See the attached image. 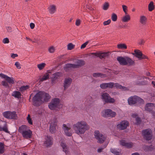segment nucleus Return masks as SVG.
<instances>
[{"label":"nucleus","mask_w":155,"mask_h":155,"mask_svg":"<svg viewBox=\"0 0 155 155\" xmlns=\"http://www.w3.org/2000/svg\"><path fill=\"white\" fill-rule=\"evenodd\" d=\"M132 54L138 58L139 60L148 59V57L147 56L143 54L142 52L139 50H135L134 53H132Z\"/></svg>","instance_id":"13"},{"label":"nucleus","mask_w":155,"mask_h":155,"mask_svg":"<svg viewBox=\"0 0 155 155\" xmlns=\"http://www.w3.org/2000/svg\"><path fill=\"white\" fill-rule=\"evenodd\" d=\"M50 98V97L48 94L40 91L36 94L33 97L34 105L39 106L43 102L48 101Z\"/></svg>","instance_id":"2"},{"label":"nucleus","mask_w":155,"mask_h":155,"mask_svg":"<svg viewBox=\"0 0 155 155\" xmlns=\"http://www.w3.org/2000/svg\"><path fill=\"white\" fill-rule=\"evenodd\" d=\"M46 64L42 63L37 65V67L39 70L43 69L46 65Z\"/></svg>","instance_id":"39"},{"label":"nucleus","mask_w":155,"mask_h":155,"mask_svg":"<svg viewBox=\"0 0 155 155\" xmlns=\"http://www.w3.org/2000/svg\"><path fill=\"white\" fill-rule=\"evenodd\" d=\"M0 131H4L6 133L8 132L7 124L6 123H5L3 127H2L0 125Z\"/></svg>","instance_id":"31"},{"label":"nucleus","mask_w":155,"mask_h":155,"mask_svg":"<svg viewBox=\"0 0 155 155\" xmlns=\"http://www.w3.org/2000/svg\"><path fill=\"white\" fill-rule=\"evenodd\" d=\"M143 137L147 140H150L152 138V131L150 129L143 130L142 132Z\"/></svg>","instance_id":"12"},{"label":"nucleus","mask_w":155,"mask_h":155,"mask_svg":"<svg viewBox=\"0 0 155 155\" xmlns=\"http://www.w3.org/2000/svg\"><path fill=\"white\" fill-rule=\"evenodd\" d=\"M129 125V123L126 120L122 121L118 123L117 126V128L120 130L126 129Z\"/></svg>","instance_id":"16"},{"label":"nucleus","mask_w":155,"mask_h":155,"mask_svg":"<svg viewBox=\"0 0 155 155\" xmlns=\"http://www.w3.org/2000/svg\"><path fill=\"white\" fill-rule=\"evenodd\" d=\"M116 115V113L110 109H106L101 112V116L104 117H114Z\"/></svg>","instance_id":"9"},{"label":"nucleus","mask_w":155,"mask_h":155,"mask_svg":"<svg viewBox=\"0 0 155 155\" xmlns=\"http://www.w3.org/2000/svg\"><path fill=\"white\" fill-rule=\"evenodd\" d=\"M5 151L4 144L2 143H0V153H3Z\"/></svg>","instance_id":"38"},{"label":"nucleus","mask_w":155,"mask_h":155,"mask_svg":"<svg viewBox=\"0 0 155 155\" xmlns=\"http://www.w3.org/2000/svg\"><path fill=\"white\" fill-rule=\"evenodd\" d=\"M112 84L111 82L108 83H104L100 85V87L102 89H105L107 88H112Z\"/></svg>","instance_id":"24"},{"label":"nucleus","mask_w":155,"mask_h":155,"mask_svg":"<svg viewBox=\"0 0 155 155\" xmlns=\"http://www.w3.org/2000/svg\"><path fill=\"white\" fill-rule=\"evenodd\" d=\"M132 117L135 119L136 121V124H139L140 122V119L138 116L136 114H134L132 115Z\"/></svg>","instance_id":"32"},{"label":"nucleus","mask_w":155,"mask_h":155,"mask_svg":"<svg viewBox=\"0 0 155 155\" xmlns=\"http://www.w3.org/2000/svg\"><path fill=\"white\" fill-rule=\"evenodd\" d=\"M49 78V75L48 73L45 74L43 76L42 78L40 79V81H44L46 80Z\"/></svg>","instance_id":"35"},{"label":"nucleus","mask_w":155,"mask_h":155,"mask_svg":"<svg viewBox=\"0 0 155 155\" xmlns=\"http://www.w3.org/2000/svg\"><path fill=\"white\" fill-rule=\"evenodd\" d=\"M72 79L70 78H65L64 83V90L67 89L70 86L72 82Z\"/></svg>","instance_id":"17"},{"label":"nucleus","mask_w":155,"mask_h":155,"mask_svg":"<svg viewBox=\"0 0 155 155\" xmlns=\"http://www.w3.org/2000/svg\"><path fill=\"white\" fill-rule=\"evenodd\" d=\"M60 145L62 147L63 150L66 154H67L68 152V148L66 144L62 141L60 142Z\"/></svg>","instance_id":"25"},{"label":"nucleus","mask_w":155,"mask_h":155,"mask_svg":"<svg viewBox=\"0 0 155 155\" xmlns=\"http://www.w3.org/2000/svg\"><path fill=\"white\" fill-rule=\"evenodd\" d=\"M8 32H11L12 31V28L10 27H7L6 28Z\"/></svg>","instance_id":"58"},{"label":"nucleus","mask_w":155,"mask_h":155,"mask_svg":"<svg viewBox=\"0 0 155 155\" xmlns=\"http://www.w3.org/2000/svg\"><path fill=\"white\" fill-rule=\"evenodd\" d=\"M108 56V53H99V57L101 58H105Z\"/></svg>","instance_id":"34"},{"label":"nucleus","mask_w":155,"mask_h":155,"mask_svg":"<svg viewBox=\"0 0 155 155\" xmlns=\"http://www.w3.org/2000/svg\"><path fill=\"white\" fill-rule=\"evenodd\" d=\"M4 117L7 119H16L17 116L16 112L15 111H7L3 113Z\"/></svg>","instance_id":"11"},{"label":"nucleus","mask_w":155,"mask_h":155,"mask_svg":"<svg viewBox=\"0 0 155 155\" xmlns=\"http://www.w3.org/2000/svg\"><path fill=\"white\" fill-rule=\"evenodd\" d=\"M120 142L121 145L125 147L127 142L125 140H121L120 141Z\"/></svg>","instance_id":"49"},{"label":"nucleus","mask_w":155,"mask_h":155,"mask_svg":"<svg viewBox=\"0 0 155 155\" xmlns=\"http://www.w3.org/2000/svg\"><path fill=\"white\" fill-rule=\"evenodd\" d=\"M152 83L153 85V86L155 87V81H152Z\"/></svg>","instance_id":"64"},{"label":"nucleus","mask_w":155,"mask_h":155,"mask_svg":"<svg viewBox=\"0 0 155 155\" xmlns=\"http://www.w3.org/2000/svg\"><path fill=\"white\" fill-rule=\"evenodd\" d=\"M61 75V74L59 72H57L53 74L51 77L52 84H54L55 83L54 81Z\"/></svg>","instance_id":"20"},{"label":"nucleus","mask_w":155,"mask_h":155,"mask_svg":"<svg viewBox=\"0 0 155 155\" xmlns=\"http://www.w3.org/2000/svg\"><path fill=\"white\" fill-rule=\"evenodd\" d=\"M155 107V105L153 103H148L145 107V110L147 111H150Z\"/></svg>","instance_id":"23"},{"label":"nucleus","mask_w":155,"mask_h":155,"mask_svg":"<svg viewBox=\"0 0 155 155\" xmlns=\"http://www.w3.org/2000/svg\"><path fill=\"white\" fill-rule=\"evenodd\" d=\"M15 64L18 69H20L21 68V65L18 62L16 61L15 62Z\"/></svg>","instance_id":"51"},{"label":"nucleus","mask_w":155,"mask_h":155,"mask_svg":"<svg viewBox=\"0 0 155 155\" xmlns=\"http://www.w3.org/2000/svg\"><path fill=\"white\" fill-rule=\"evenodd\" d=\"M154 8L153 2L151 1L148 5V10L149 11H152Z\"/></svg>","instance_id":"36"},{"label":"nucleus","mask_w":155,"mask_h":155,"mask_svg":"<svg viewBox=\"0 0 155 155\" xmlns=\"http://www.w3.org/2000/svg\"><path fill=\"white\" fill-rule=\"evenodd\" d=\"M109 6V4L108 2H105L103 5V9L104 10H107Z\"/></svg>","instance_id":"37"},{"label":"nucleus","mask_w":155,"mask_h":155,"mask_svg":"<svg viewBox=\"0 0 155 155\" xmlns=\"http://www.w3.org/2000/svg\"><path fill=\"white\" fill-rule=\"evenodd\" d=\"M111 22L110 19H109L107 21H105L103 22V25H109Z\"/></svg>","instance_id":"52"},{"label":"nucleus","mask_w":155,"mask_h":155,"mask_svg":"<svg viewBox=\"0 0 155 155\" xmlns=\"http://www.w3.org/2000/svg\"><path fill=\"white\" fill-rule=\"evenodd\" d=\"M2 42L4 44L8 43L9 42V40L8 38H5L3 39Z\"/></svg>","instance_id":"54"},{"label":"nucleus","mask_w":155,"mask_h":155,"mask_svg":"<svg viewBox=\"0 0 155 155\" xmlns=\"http://www.w3.org/2000/svg\"><path fill=\"white\" fill-rule=\"evenodd\" d=\"M73 128L75 134L81 135L84 134L86 131L88 130L90 127L86 121L81 120L74 124L73 126Z\"/></svg>","instance_id":"1"},{"label":"nucleus","mask_w":155,"mask_h":155,"mask_svg":"<svg viewBox=\"0 0 155 155\" xmlns=\"http://www.w3.org/2000/svg\"><path fill=\"white\" fill-rule=\"evenodd\" d=\"M81 21L79 19H78L76 20L75 22V25L76 26H79L81 24Z\"/></svg>","instance_id":"56"},{"label":"nucleus","mask_w":155,"mask_h":155,"mask_svg":"<svg viewBox=\"0 0 155 155\" xmlns=\"http://www.w3.org/2000/svg\"><path fill=\"white\" fill-rule=\"evenodd\" d=\"M75 45L72 43H69L67 45V49L68 50H71L74 48Z\"/></svg>","instance_id":"40"},{"label":"nucleus","mask_w":155,"mask_h":155,"mask_svg":"<svg viewBox=\"0 0 155 155\" xmlns=\"http://www.w3.org/2000/svg\"><path fill=\"white\" fill-rule=\"evenodd\" d=\"M110 151L112 153H113L114 154H116V155H120V153L117 151V150L115 149L114 148H111L110 149Z\"/></svg>","instance_id":"41"},{"label":"nucleus","mask_w":155,"mask_h":155,"mask_svg":"<svg viewBox=\"0 0 155 155\" xmlns=\"http://www.w3.org/2000/svg\"><path fill=\"white\" fill-rule=\"evenodd\" d=\"M103 148H99L98 149L97 151V152L98 153H100L102 152V150L103 149Z\"/></svg>","instance_id":"61"},{"label":"nucleus","mask_w":155,"mask_h":155,"mask_svg":"<svg viewBox=\"0 0 155 155\" xmlns=\"http://www.w3.org/2000/svg\"><path fill=\"white\" fill-rule=\"evenodd\" d=\"M19 132L22 134L23 137L28 139L30 138L32 135V132L25 125H22L19 128Z\"/></svg>","instance_id":"4"},{"label":"nucleus","mask_w":155,"mask_h":155,"mask_svg":"<svg viewBox=\"0 0 155 155\" xmlns=\"http://www.w3.org/2000/svg\"><path fill=\"white\" fill-rule=\"evenodd\" d=\"M111 18L113 21H116L117 19V15L115 13H113L111 16Z\"/></svg>","instance_id":"43"},{"label":"nucleus","mask_w":155,"mask_h":155,"mask_svg":"<svg viewBox=\"0 0 155 155\" xmlns=\"http://www.w3.org/2000/svg\"><path fill=\"white\" fill-rule=\"evenodd\" d=\"M84 61L81 60H77L75 64H74L75 68L79 67L84 65Z\"/></svg>","instance_id":"26"},{"label":"nucleus","mask_w":155,"mask_h":155,"mask_svg":"<svg viewBox=\"0 0 155 155\" xmlns=\"http://www.w3.org/2000/svg\"><path fill=\"white\" fill-rule=\"evenodd\" d=\"M26 39L27 40H29L30 41H32V40L31 39H30V38H28V37H26Z\"/></svg>","instance_id":"63"},{"label":"nucleus","mask_w":155,"mask_h":155,"mask_svg":"<svg viewBox=\"0 0 155 155\" xmlns=\"http://www.w3.org/2000/svg\"><path fill=\"white\" fill-rule=\"evenodd\" d=\"M147 19V17L145 16H141L140 18V22L142 24L145 25L146 24Z\"/></svg>","instance_id":"29"},{"label":"nucleus","mask_w":155,"mask_h":155,"mask_svg":"<svg viewBox=\"0 0 155 155\" xmlns=\"http://www.w3.org/2000/svg\"><path fill=\"white\" fill-rule=\"evenodd\" d=\"M60 100L58 98L53 99L48 105L49 108L51 110H56L62 107Z\"/></svg>","instance_id":"5"},{"label":"nucleus","mask_w":155,"mask_h":155,"mask_svg":"<svg viewBox=\"0 0 155 155\" xmlns=\"http://www.w3.org/2000/svg\"><path fill=\"white\" fill-rule=\"evenodd\" d=\"M94 136L95 138L97 140V142L99 143H103L106 139V137L97 130L94 131Z\"/></svg>","instance_id":"10"},{"label":"nucleus","mask_w":155,"mask_h":155,"mask_svg":"<svg viewBox=\"0 0 155 155\" xmlns=\"http://www.w3.org/2000/svg\"><path fill=\"white\" fill-rule=\"evenodd\" d=\"M123 10L124 12L125 13V14H127V7L124 5H122Z\"/></svg>","instance_id":"47"},{"label":"nucleus","mask_w":155,"mask_h":155,"mask_svg":"<svg viewBox=\"0 0 155 155\" xmlns=\"http://www.w3.org/2000/svg\"><path fill=\"white\" fill-rule=\"evenodd\" d=\"M117 60L120 65L131 66L134 64V61L128 56H119L117 58Z\"/></svg>","instance_id":"3"},{"label":"nucleus","mask_w":155,"mask_h":155,"mask_svg":"<svg viewBox=\"0 0 155 155\" xmlns=\"http://www.w3.org/2000/svg\"><path fill=\"white\" fill-rule=\"evenodd\" d=\"M144 150L146 151L150 150V147L148 146H145L143 147Z\"/></svg>","instance_id":"53"},{"label":"nucleus","mask_w":155,"mask_h":155,"mask_svg":"<svg viewBox=\"0 0 155 155\" xmlns=\"http://www.w3.org/2000/svg\"><path fill=\"white\" fill-rule=\"evenodd\" d=\"M12 96L15 98H19L21 97V94L18 91H13L12 94Z\"/></svg>","instance_id":"30"},{"label":"nucleus","mask_w":155,"mask_h":155,"mask_svg":"<svg viewBox=\"0 0 155 155\" xmlns=\"http://www.w3.org/2000/svg\"><path fill=\"white\" fill-rule=\"evenodd\" d=\"M48 51L50 53H53L55 51V48L53 46H51L48 48Z\"/></svg>","instance_id":"42"},{"label":"nucleus","mask_w":155,"mask_h":155,"mask_svg":"<svg viewBox=\"0 0 155 155\" xmlns=\"http://www.w3.org/2000/svg\"><path fill=\"white\" fill-rule=\"evenodd\" d=\"M28 85H26L25 86H22L20 88V90L21 91H23L27 89L28 88Z\"/></svg>","instance_id":"46"},{"label":"nucleus","mask_w":155,"mask_h":155,"mask_svg":"<svg viewBox=\"0 0 155 155\" xmlns=\"http://www.w3.org/2000/svg\"><path fill=\"white\" fill-rule=\"evenodd\" d=\"M89 41H87L85 43L83 44L81 46V49H83L87 45V44L88 43Z\"/></svg>","instance_id":"50"},{"label":"nucleus","mask_w":155,"mask_h":155,"mask_svg":"<svg viewBox=\"0 0 155 155\" xmlns=\"http://www.w3.org/2000/svg\"><path fill=\"white\" fill-rule=\"evenodd\" d=\"M11 56L13 58H15V57H17L18 55L16 54H12Z\"/></svg>","instance_id":"57"},{"label":"nucleus","mask_w":155,"mask_h":155,"mask_svg":"<svg viewBox=\"0 0 155 155\" xmlns=\"http://www.w3.org/2000/svg\"><path fill=\"white\" fill-rule=\"evenodd\" d=\"M112 84V88L113 87H115L117 88L120 89L122 90L123 91H126L128 90V88L124 87L122 86L121 85L119 84L118 83H114L111 82Z\"/></svg>","instance_id":"22"},{"label":"nucleus","mask_w":155,"mask_h":155,"mask_svg":"<svg viewBox=\"0 0 155 155\" xmlns=\"http://www.w3.org/2000/svg\"><path fill=\"white\" fill-rule=\"evenodd\" d=\"M117 48L119 49H125L127 48V46L125 44H120L117 45Z\"/></svg>","instance_id":"33"},{"label":"nucleus","mask_w":155,"mask_h":155,"mask_svg":"<svg viewBox=\"0 0 155 155\" xmlns=\"http://www.w3.org/2000/svg\"><path fill=\"white\" fill-rule=\"evenodd\" d=\"M134 144L132 142H127L126 143L125 147L127 148H131L133 147Z\"/></svg>","instance_id":"44"},{"label":"nucleus","mask_w":155,"mask_h":155,"mask_svg":"<svg viewBox=\"0 0 155 155\" xmlns=\"http://www.w3.org/2000/svg\"><path fill=\"white\" fill-rule=\"evenodd\" d=\"M103 75H102L101 74L99 73H94L93 74V77H102Z\"/></svg>","instance_id":"48"},{"label":"nucleus","mask_w":155,"mask_h":155,"mask_svg":"<svg viewBox=\"0 0 155 155\" xmlns=\"http://www.w3.org/2000/svg\"><path fill=\"white\" fill-rule=\"evenodd\" d=\"M91 55H93L94 57H99V53H92L91 54Z\"/></svg>","instance_id":"55"},{"label":"nucleus","mask_w":155,"mask_h":155,"mask_svg":"<svg viewBox=\"0 0 155 155\" xmlns=\"http://www.w3.org/2000/svg\"><path fill=\"white\" fill-rule=\"evenodd\" d=\"M131 155H140L139 153H137V152H136V153H134L132 154Z\"/></svg>","instance_id":"62"},{"label":"nucleus","mask_w":155,"mask_h":155,"mask_svg":"<svg viewBox=\"0 0 155 155\" xmlns=\"http://www.w3.org/2000/svg\"><path fill=\"white\" fill-rule=\"evenodd\" d=\"M0 77L2 78L5 79L6 81H2L1 82L2 85L5 87H8V83L13 84L15 82V79L13 77H9L7 75L3 74H0Z\"/></svg>","instance_id":"6"},{"label":"nucleus","mask_w":155,"mask_h":155,"mask_svg":"<svg viewBox=\"0 0 155 155\" xmlns=\"http://www.w3.org/2000/svg\"><path fill=\"white\" fill-rule=\"evenodd\" d=\"M27 119L29 124L31 125L32 124V122L31 119L30 118V116L29 114L28 115Z\"/></svg>","instance_id":"45"},{"label":"nucleus","mask_w":155,"mask_h":155,"mask_svg":"<svg viewBox=\"0 0 155 155\" xmlns=\"http://www.w3.org/2000/svg\"><path fill=\"white\" fill-rule=\"evenodd\" d=\"M125 15L123 16L122 18V21L124 22H127L130 20V15L128 14H125Z\"/></svg>","instance_id":"28"},{"label":"nucleus","mask_w":155,"mask_h":155,"mask_svg":"<svg viewBox=\"0 0 155 155\" xmlns=\"http://www.w3.org/2000/svg\"><path fill=\"white\" fill-rule=\"evenodd\" d=\"M128 102L129 105H132L137 103L139 104L143 103L144 101L140 98L135 96L130 97L128 99Z\"/></svg>","instance_id":"7"},{"label":"nucleus","mask_w":155,"mask_h":155,"mask_svg":"<svg viewBox=\"0 0 155 155\" xmlns=\"http://www.w3.org/2000/svg\"><path fill=\"white\" fill-rule=\"evenodd\" d=\"M145 42V41L143 39H141L139 42V44L140 45H142Z\"/></svg>","instance_id":"60"},{"label":"nucleus","mask_w":155,"mask_h":155,"mask_svg":"<svg viewBox=\"0 0 155 155\" xmlns=\"http://www.w3.org/2000/svg\"><path fill=\"white\" fill-rule=\"evenodd\" d=\"M145 79H149L148 78L143 77H139L137 80L135 81V84H136L141 85L144 84L146 83L144 82L143 80Z\"/></svg>","instance_id":"18"},{"label":"nucleus","mask_w":155,"mask_h":155,"mask_svg":"<svg viewBox=\"0 0 155 155\" xmlns=\"http://www.w3.org/2000/svg\"><path fill=\"white\" fill-rule=\"evenodd\" d=\"M30 27L31 28V29H33L34 28L35 26V25L34 23H30Z\"/></svg>","instance_id":"59"},{"label":"nucleus","mask_w":155,"mask_h":155,"mask_svg":"<svg viewBox=\"0 0 155 155\" xmlns=\"http://www.w3.org/2000/svg\"><path fill=\"white\" fill-rule=\"evenodd\" d=\"M101 99L102 101L105 103H114L115 100L111 97L109 95L106 93H103L101 95Z\"/></svg>","instance_id":"8"},{"label":"nucleus","mask_w":155,"mask_h":155,"mask_svg":"<svg viewBox=\"0 0 155 155\" xmlns=\"http://www.w3.org/2000/svg\"><path fill=\"white\" fill-rule=\"evenodd\" d=\"M62 128L65 135L68 137H70L72 135V134L71 127L68 125L63 124L62 125Z\"/></svg>","instance_id":"15"},{"label":"nucleus","mask_w":155,"mask_h":155,"mask_svg":"<svg viewBox=\"0 0 155 155\" xmlns=\"http://www.w3.org/2000/svg\"><path fill=\"white\" fill-rule=\"evenodd\" d=\"M57 122V120L55 118L51 120L50 128V131L51 133H54L56 132Z\"/></svg>","instance_id":"14"},{"label":"nucleus","mask_w":155,"mask_h":155,"mask_svg":"<svg viewBox=\"0 0 155 155\" xmlns=\"http://www.w3.org/2000/svg\"><path fill=\"white\" fill-rule=\"evenodd\" d=\"M64 69L66 71L71 70L75 68L74 65L72 64H66L64 66Z\"/></svg>","instance_id":"21"},{"label":"nucleus","mask_w":155,"mask_h":155,"mask_svg":"<svg viewBox=\"0 0 155 155\" xmlns=\"http://www.w3.org/2000/svg\"><path fill=\"white\" fill-rule=\"evenodd\" d=\"M52 144V138L51 137L47 136L44 142L45 146L48 147Z\"/></svg>","instance_id":"19"},{"label":"nucleus","mask_w":155,"mask_h":155,"mask_svg":"<svg viewBox=\"0 0 155 155\" xmlns=\"http://www.w3.org/2000/svg\"><path fill=\"white\" fill-rule=\"evenodd\" d=\"M49 12L51 14L54 13L56 11V6L54 5H51L48 8Z\"/></svg>","instance_id":"27"}]
</instances>
